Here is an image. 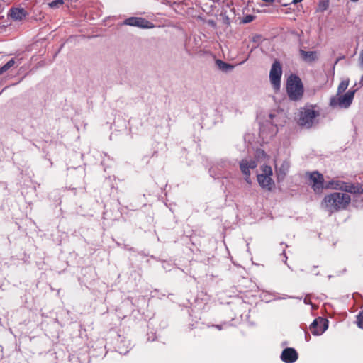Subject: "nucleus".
Here are the masks:
<instances>
[{
  "mask_svg": "<svg viewBox=\"0 0 363 363\" xmlns=\"http://www.w3.org/2000/svg\"><path fill=\"white\" fill-rule=\"evenodd\" d=\"M351 197L350 195L344 193L334 192L326 195L323 204L330 213L337 212L345 209L350 203Z\"/></svg>",
  "mask_w": 363,
  "mask_h": 363,
  "instance_id": "nucleus-1",
  "label": "nucleus"
},
{
  "mask_svg": "<svg viewBox=\"0 0 363 363\" xmlns=\"http://www.w3.org/2000/svg\"><path fill=\"white\" fill-rule=\"evenodd\" d=\"M288 96L291 101L301 100L304 94V88L301 79L296 74H291L286 81V86Z\"/></svg>",
  "mask_w": 363,
  "mask_h": 363,
  "instance_id": "nucleus-2",
  "label": "nucleus"
},
{
  "mask_svg": "<svg viewBox=\"0 0 363 363\" xmlns=\"http://www.w3.org/2000/svg\"><path fill=\"white\" fill-rule=\"evenodd\" d=\"M315 106H306L299 111L298 124L301 126L311 128L315 118L319 116L320 112L315 109Z\"/></svg>",
  "mask_w": 363,
  "mask_h": 363,
  "instance_id": "nucleus-3",
  "label": "nucleus"
},
{
  "mask_svg": "<svg viewBox=\"0 0 363 363\" xmlns=\"http://www.w3.org/2000/svg\"><path fill=\"white\" fill-rule=\"evenodd\" d=\"M327 187L351 194H363V184L360 183L353 184L340 180H332L328 183Z\"/></svg>",
  "mask_w": 363,
  "mask_h": 363,
  "instance_id": "nucleus-4",
  "label": "nucleus"
},
{
  "mask_svg": "<svg viewBox=\"0 0 363 363\" xmlns=\"http://www.w3.org/2000/svg\"><path fill=\"white\" fill-rule=\"evenodd\" d=\"M355 94V90H349L343 95H336L331 97L330 100V106L332 107H340L347 108L352 103Z\"/></svg>",
  "mask_w": 363,
  "mask_h": 363,
  "instance_id": "nucleus-5",
  "label": "nucleus"
},
{
  "mask_svg": "<svg viewBox=\"0 0 363 363\" xmlns=\"http://www.w3.org/2000/svg\"><path fill=\"white\" fill-rule=\"evenodd\" d=\"M263 174L257 175V181L259 184L268 191H272L274 183L271 177L272 175V169L271 167L265 165L262 167Z\"/></svg>",
  "mask_w": 363,
  "mask_h": 363,
  "instance_id": "nucleus-6",
  "label": "nucleus"
},
{
  "mask_svg": "<svg viewBox=\"0 0 363 363\" xmlns=\"http://www.w3.org/2000/svg\"><path fill=\"white\" fill-rule=\"evenodd\" d=\"M281 75V65L278 60H275L273 62L269 72V79L273 88L276 90H278L280 88Z\"/></svg>",
  "mask_w": 363,
  "mask_h": 363,
  "instance_id": "nucleus-7",
  "label": "nucleus"
},
{
  "mask_svg": "<svg viewBox=\"0 0 363 363\" xmlns=\"http://www.w3.org/2000/svg\"><path fill=\"white\" fill-rule=\"evenodd\" d=\"M310 185L313 190L316 194H320L324 188V177L323 175L318 171L309 173Z\"/></svg>",
  "mask_w": 363,
  "mask_h": 363,
  "instance_id": "nucleus-8",
  "label": "nucleus"
},
{
  "mask_svg": "<svg viewBox=\"0 0 363 363\" xmlns=\"http://www.w3.org/2000/svg\"><path fill=\"white\" fill-rule=\"evenodd\" d=\"M309 328L314 335H320L328 328V320L318 317L313 320Z\"/></svg>",
  "mask_w": 363,
  "mask_h": 363,
  "instance_id": "nucleus-9",
  "label": "nucleus"
},
{
  "mask_svg": "<svg viewBox=\"0 0 363 363\" xmlns=\"http://www.w3.org/2000/svg\"><path fill=\"white\" fill-rule=\"evenodd\" d=\"M124 23L126 25L142 28H150L153 27V24L151 22L141 17H130L127 18Z\"/></svg>",
  "mask_w": 363,
  "mask_h": 363,
  "instance_id": "nucleus-10",
  "label": "nucleus"
},
{
  "mask_svg": "<svg viewBox=\"0 0 363 363\" xmlns=\"http://www.w3.org/2000/svg\"><path fill=\"white\" fill-rule=\"evenodd\" d=\"M298 353L295 349L288 347L282 351L281 359L285 363H293L297 360Z\"/></svg>",
  "mask_w": 363,
  "mask_h": 363,
  "instance_id": "nucleus-11",
  "label": "nucleus"
},
{
  "mask_svg": "<svg viewBox=\"0 0 363 363\" xmlns=\"http://www.w3.org/2000/svg\"><path fill=\"white\" fill-rule=\"evenodd\" d=\"M257 166V162L254 160H242L240 162V168L244 175H250V169H253Z\"/></svg>",
  "mask_w": 363,
  "mask_h": 363,
  "instance_id": "nucleus-12",
  "label": "nucleus"
},
{
  "mask_svg": "<svg viewBox=\"0 0 363 363\" xmlns=\"http://www.w3.org/2000/svg\"><path fill=\"white\" fill-rule=\"evenodd\" d=\"M290 164L288 161H284L279 165H276V173L278 180H282L289 172Z\"/></svg>",
  "mask_w": 363,
  "mask_h": 363,
  "instance_id": "nucleus-13",
  "label": "nucleus"
},
{
  "mask_svg": "<svg viewBox=\"0 0 363 363\" xmlns=\"http://www.w3.org/2000/svg\"><path fill=\"white\" fill-rule=\"evenodd\" d=\"M26 15L27 12L23 8H12L9 11V16L14 21H21Z\"/></svg>",
  "mask_w": 363,
  "mask_h": 363,
  "instance_id": "nucleus-14",
  "label": "nucleus"
},
{
  "mask_svg": "<svg viewBox=\"0 0 363 363\" xmlns=\"http://www.w3.org/2000/svg\"><path fill=\"white\" fill-rule=\"evenodd\" d=\"M300 55L302 60L306 62H313L318 59L317 52L315 51L300 50Z\"/></svg>",
  "mask_w": 363,
  "mask_h": 363,
  "instance_id": "nucleus-15",
  "label": "nucleus"
},
{
  "mask_svg": "<svg viewBox=\"0 0 363 363\" xmlns=\"http://www.w3.org/2000/svg\"><path fill=\"white\" fill-rule=\"evenodd\" d=\"M216 62V65H218V67H219V69H220L223 71L230 70V69H233L234 67L233 65H232L229 63L225 62L222 61L221 60H217Z\"/></svg>",
  "mask_w": 363,
  "mask_h": 363,
  "instance_id": "nucleus-16",
  "label": "nucleus"
},
{
  "mask_svg": "<svg viewBox=\"0 0 363 363\" xmlns=\"http://www.w3.org/2000/svg\"><path fill=\"white\" fill-rule=\"evenodd\" d=\"M329 0H320L318 5L317 12H323L329 7Z\"/></svg>",
  "mask_w": 363,
  "mask_h": 363,
  "instance_id": "nucleus-17",
  "label": "nucleus"
},
{
  "mask_svg": "<svg viewBox=\"0 0 363 363\" xmlns=\"http://www.w3.org/2000/svg\"><path fill=\"white\" fill-rule=\"evenodd\" d=\"M15 65V60L14 59L10 60L9 62H7L4 65L0 67V75L3 73L8 71L10 68H11Z\"/></svg>",
  "mask_w": 363,
  "mask_h": 363,
  "instance_id": "nucleus-18",
  "label": "nucleus"
},
{
  "mask_svg": "<svg viewBox=\"0 0 363 363\" xmlns=\"http://www.w3.org/2000/svg\"><path fill=\"white\" fill-rule=\"evenodd\" d=\"M349 86V80H343L342 81L337 87V95L342 94L348 87Z\"/></svg>",
  "mask_w": 363,
  "mask_h": 363,
  "instance_id": "nucleus-19",
  "label": "nucleus"
},
{
  "mask_svg": "<svg viewBox=\"0 0 363 363\" xmlns=\"http://www.w3.org/2000/svg\"><path fill=\"white\" fill-rule=\"evenodd\" d=\"M64 4L63 0H54L48 4L49 7L54 9L57 8Z\"/></svg>",
  "mask_w": 363,
  "mask_h": 363,
  "instance_id": "nucleus-20",
  "label": "nucleus"
},
{
  "mask_svg": "<svg viewBox=\"0 0 363 363\" xmlns=\"http://www.w3.org/2000/svg\"><path fill=\"white\" fill-rule=\"evenodd\" d=\"M357 324L359 328L363 329V311L357 315Z\"/></svg>",
  "mask_w": 363,
  "mask_h": 363,
  "instance_id": "nucleus-21",
  "label": "nucleus"
},
{
  "mask_svg": "<svg viewBox=\"0 0 363 363\" xmlns=\"http://www.w3.org/2000/svg\"><path fill=\"white\" fill-rule=\"evenodd\" d=\"M255 16L247 15V16H244V18L242 20V22L243 23H248L252 22L255 19Z\"/></svg>",
  "mask_w": 363,
  "mask_h": 363,
  "instance_id": "nucleus-22",
  "label": "nucleus"
},
{
  "mask_svg": "<svg viewBox=\"0 0 363 363\" xmlns=\"http://www.w3.org/2000/svg\"><path fill=\"white\" fill-rule=\"evenodd\" d=\"M245 180L246 181V182L248 184H251L250 175H245Z\"/></svg>",
  "mask_w": 363,
  "mask_h": 363,
  "instance_id": "nucleus-23",
  "label": "nucleus"
},
{
  "mask_svg": "<svg viewBox=\"0 0 363 363\" xmlns=\"http://www.w3.org/2000/svg\"><path fill=\"white\" fill-rule=\"evenodd\" d=\"M359 61L362 65H363V50L360 52Z\"/></svg>",
  "mask_w": 363,
  "mask_h": 363,
  "instance_id": "nucleus-24",
  "label": "nucleus"
},
{
  "mask_svg": "<svg viewBox=\"0 0 363 363\" xmlns=\"http://www.w3.org/2000/svg\"><path fill=\"white\" fill-rule=\"evenodd\" d=\"M302 1L303 0H292L291 3L296 4L299 3V2Z\"/></svg>",
  "mask_w": 363,
  "mask_h": 363,
  "instance_id": "nucleus-25",
  "label": "nucleus"
},
{
  "mask_svg": "<svg viewBox=\"0 0 363 363\" xmlns=\"http://www.w3.org/2000/svg\"><path fill=\"white\" fill-rule=\"evenodd\" d=\"M213 327L216 328L218 330H221L222 329V326L220 325H213Z\"/></svg>",
  "mask_w": 363,
  "mask_h": 363,
  "instance_id": "nucleus-26",
  "label": "nucleus"
},
{
  "mask_svg": "<svg viewBox=\"0 0 363 363\" xmlns=\"http://www.w3.org/2000/svg\"><path fill=\"white\" fill-rule=\"evenodd\" d=\"M360 84H362L363 85V75L361 77Z\"/></svg>",
  "mask_w": 363,
  "mask_h": 363,
  "instance_id": "nucleus-27",
  "label": "nucleus"
},
{
  "mask_svg": "<svg viewBox=\"0 0 363 363\" xmlns=\"http://www.w3.org/2000/svg\"><path fill=\"white\" fill-rule=\"evenodd\" d=\"M269 117H270V118H272L274 117V115L273 114H270Z\"/></svg>",
  "mask_w": 363,
  "mask_h": 363,
  "instance_id": "nucleus-28",
  "label": "nucleus"
},
{
  "mask_svg": "<svg viewBox=\"0 0 363 363\" xmlns=\"http://www.w3.org/2000/svg\"><path fill=\"white\" fill-rule=\"evenodd\" d=\"M351 1H353V2H357V1H358L359 0H351Z\"/></svg>",
  "mask_w": 363,
  "mask_h": 363,
  "instance_id": "nucleus-29",
  "label": "nucleus"
}]
</instances>
